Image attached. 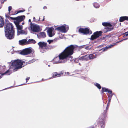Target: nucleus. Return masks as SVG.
Returning a JSON list of instances; mask_svg holds the SVG:
<instances>
[{
    "label": "nucleus",
    "mask_w": 128,
    "mask_h": 128,
    "mask_svg": "<svg viewBox=\"0 0 128 128\" xmlns=\"http://www.w3.org/2000/svg\"><path fill=\"white\" fill-rule=\"evenodd\" d=\"M74 48V46L72 45L67 47L57 57L54 58V63H64L67 61L69 62L72 61V57L71 55L73 53Z\"/></svg>",
    "instance_id": "f257e3e1"
},
{
    "label": "nucleus",
    "mask_w": 128,
    "mask_h": 128,
    "mask_svg": "<svg viewBox=\"0 0 128 128\" xmlns=\"http://www.w3.org/2000/svg\"><path fill=\"white\" fill-rule=\"evenodd\" d=\"M5 35L8 39H13L14 36V31L12 24L9 22L6 23L4 26Z\"/></svg>",
    "instance_id": "f03ea898"
},
{
    "label": "nucleus",
    "mask_w": 128,
    "mask_h": 128,
    "mask_svg": "<svg viewBox=\"0 0 128 128\" xmlns=\"http://www.w3.org/2000/svg\"><path fill=\"white\" fill-rule=\"evenodd\" d=\"M9 14H6V17L9 20L11 19L14 20V22L16 25H16L20 24V22L23 20L25 18L24 16H19L16 18H12L10 17L9 16Z\"/></svg>",
    "instance_id": "7ed1b4c3"
},
{
    "label": "nucleus",
    "mask_w": 128,
    "mask_h": 128,
    "mask_svg": "<svg viewBox=\"0 0 128 128\" xmlns=\"http://www.w3.org/2000/svg\"><path fill=\"white\" fill-rule=\"evenodd\" d=\"M23 61L21 60H14V61L12 62V66L15 68L14 69V71H16L17 70L20 69L22 67Z\"/></svg>",
    "instance_id": "20e7f679"
},
{
    "label": "nucleus",
    "mask_w": 128,
    "mask_h": 128,
    "mask_svg": "<svg viewBox=\"0 0 128 128\" xmlns=\"http://www.w3.org/2000/svg\"><path fill=\"white\" fill-rule=\"evenodd\" d=\"M38 44L39 46L40 51L42 53L45 52L46 50L49 48L46 43L44 42H40L38 43Z\"/></svg>",
    "instance_id": "39448f33"
},
{
    "label": "nucleus",
    "mask_w": 128,
    "mask_h": 128,
    "mask_svg": "<svg viewBox=\"0 0 128 128\" xmlns=\"http://www.w3.org/2000/svg\"><path fill=\"white\" fill-rule=\"evenodd\" d=\"M16 27L17 30V35L18 36L20 34L26 35L27 34V32L26 30V28H27L24 30H22L23 26L22 25H20L19 24L16 25Z\"/></svg>",
    "instance_id": "423d86ee"
},
{
    "label": "nucleus",
    "mask_w": 128,
    "mask_h": 128,
    "mask_svg": "<svg viewBox=\"0 0 128 128\" xmlns=\"http://www.w3.org/2000/svg\"><path fill=\"white\" fill-rule=\"evenodd\" d=\"M68 29V26H66V24H64L61 26H60L56 28V30L58 31H60L62 32L65 33L67 32V30Z\"/></svg>",
    "instance_id": "0eeeda50"
},
{
    "label": "nucleus",
    "mask_w": 128,
    "mask_h": 128,
    "mask_svg": "<svg viewBox=\"0 0 128 128\" xmlns=\"http://www.w3.org/2000/svg\"><path fill=\"white\" fill-rule=\"evenodd\" d=\"M32 48H28L22 50L20 54L22 55H26L32 52Z\"/></svg>",
    "instance_id": "6e6552de"
},
{
    "label": "nucleus",
    "mask_w": 128,
    "mask_h": 128,
    "mask_svg": "<svg viewBox=\"0 0 128 128\" xmlns=\"http://www.w3.org/2000/svg\"><path fill=\"white\" fill-rule=\"evenodd\" d=\"M30 28L33 32H38L40 30V27L39 26L34 24L31 25Z\"/></svg>",
    "instance_id": "1a4fd4ad"
},
{
    "label": "nucleus",
    "mask_w": 128,
    "mask_h": 128,
    "mask_svg": "<svg viewBox=\"0 0 128 128\" xmlns=\"http://www.w3.org/2000/svg\"><path fill=\"white\" fill-rule=\"evenodd\" d=\"M102 32L101 31L96 32L94 33V34L92 35L91 37V40H93L98 37L102 35Z\"/></svg>",
    "instance_id": "9d476101"
},
{
    "label": "nucleus",
    "mask_w": 128,
    "mask_h": 128,
    "mask_svg": "<svg viewBox=\"0 0 128 128\" xmlns=\"http://www.w3.org/2000/svg\"><path fill=\"white\" fill-rule=\"evenodd\" d=\"M78 32L84 34H89V29L87 28H80L78 30Z\"/></svg>",
    "instance_id": "9b49d317"
},
{
    "label": "nucleus",
    "mask_w": 128,
    "mask_h": 128,
    "mask_svg": "<svg viewBox=\"0 0 128 128\" xmlns=\"http://www.w3.org/2000/svg\"><path fill=\"white\" fill-rule=\"evenodd\" d=\"M104 92H108L109 94H110V95L108 96V98L110 97L111 99L112 96V91L111 90H110L107 88L102 87V93H103Z\"/></svg>",
    "instance_id": "f8f14e48"
},
{
    "label": "nucleus",
    "mask_w": 128,
    "mask_h": 128,
    "mask_svg": "<svg viewBox=\"0 0 128 128\" xmlns=\"http://www.w3.org/2000/svg\"><path fill=\"white\" fill-rule=\"evenodd\" d=\"M118 42H117L116 43H114V44L110 45L109 46H107L106 47L100 50V51L102 50V52H104L108 49L114 46L115 45L116 43H118Z\"/></svg>",
    "instance_id": "ddd939ff"
},
{
    "label": "nucleus",
    "mask_w": 128,
    "mask_h": 128,
    "mask_svg": "<svg viewBox=\"0 0 128 128\" xmlns=\"http://www.w3.org/2000/svg\"><path fill=\"white\" fill-rule=\"evenodd\" d=\"M62 74L61 73H58L56 72H54L52 73V77L49 78L47 80H49L52 78H55L56 77H60V74Z\"/></svg>",
    "instance_id": "4468645a"
},
{
    "label": "nucleus",
    "mask_w": 128,
    "mask_h": 128,
    "mask_svg": "<svg viewBox=\"0 0 128 128\" xmlns=\"http://www.w3.org/2000/svg\"><path fill=\"white\" fill-rule=\"evenodd\" d=\"M53 29V28H49L47 31L48 34L50 37H52L53 36L52 31Z\"/></svg>",
    "instance_id": "2eb2a0df"
},
{
    "label": "nucleus",
    "mask_w": 128,
    "mask_h": 128,
    "mask_svg": "<svg viewBox=\"0 0 128 128\" xmlns=\"http://www.w3.org/2000/svg\"><path fill=\"white\" fill-rule=\"evenodd\" d=\"M113 27L112 26H107L105 28L104 30V32H106L109 31H110L113 29Z\"/></svg>",
    "instance_id": "dca6fc26"
},
{
    "label": "nucleus",
    "mask_w": 128,
    "mask_h": 128,
    "mask_svg": "<svg viewBox=\"0 0 128 128\" xmlns=\"http://www.w3.org/2000/svg\"><path fill=\"white\" fill-rule=\"evenodd\" d=\"M80 60H89L88 55H87L81 57L79 58V59Z\"/></svg>",
    "instance_id": "f3484780"
},
{
    "label": "nucleus",
    "mask_w": 128,
    "mask_h": 128,
    "mask_svg": "<svg viewBox=\"0 0 128 128\" xmlns=\"http://www.w3.org/2000/svg\"><path fill=\"white\" fill-rule=\"evenodd\" d=\"M124 20H128V16H121L120 18L119 21L120 22H123Z\"/></svg>",
    "instance_id": "a211bd4d"
},
{
    "label": "nucleus",
    "mask_w": 128,
    "mask_h": 128,
    "mask_svg": "<svg viewBox=\"0 0 128 128\" xmlns=\"http://www.w3.org/2000/svg\"><path fill=\"white\" fill-rule=\"evenodd\" d=\"M27 40L26 39H24L21 40H20L19 41V43L20 44L24 45L26 44Z\"/></svg>",
    "instance_id": "6ab92c4d"
},
{
    "label": "nucleus",
    "mask_w": 128,
    "mask_h": 128,
    "mask_svg": "<svg viewBox=\"0 0 128 128\" xmlns=\"http://www.w3.org/2000/svg\"><path fill=\"white\" fill-rule=\"evenodd\" d=\"M89 60L93 59L96 58V54H90L88 55Z\"/></svg>",
    "instance_id": "aec40b11"
},
{
    "label": "nucleus",
    "mask_w": 128,
    "mask_h": 128,
    "mask_svg": "<svg viewBox=\"0 0 128 128\" xmlns=\"http://www.w3.org/2000/svg\"><path fill=\"white\" fill-rule=\"evenodd\" d=\"M102 25L105 26H111L112 25L110 23L107 22H104L102 23Z\"/></svg>",
    "instance_id": "412c9836"
},
{
    "label": "nucleus",
    "mask_w": 128,
    "mask_h": 128,
    "mask_svg": "<svg viewBox=\"0 0 128 128\" xmlns=\"http://www.w3.org/2000/svg\"><path fill=\"white\" fill-rule=\"evenodd\" d=\"M4 25V22L3 19L0 16V28L2 27Z\"/></svg>",
    "instance_id": "4be33fe9"
},
{
    "label": "nucleus",
    "mask_w": 128,
    "mask_h": 128,
    "mask_svg": "<svg viewBox=\"0 0 128 128\" xmlns=\"http://www.w3.org/2000/svg\"><path fill=\"white\" fill-rule=\"evenodd\" d=\"M39 36L40 38H44L46 36V35L44 32H40L39 33Z\"/></svg>",
    "instance_id": "5701e85b"
},
{
    "label": "nucleus",
    "mask_w": 128,
    "mask_h": 128,
    "mask_svg": "<svg viewBox=\"0 0 128 128\" xmlns=\"http://www.w3.org/2000/svg\"><path fill=\"white\" fill-rule=\"evenodd\" d=\"M101 119H102V120H103L102 121H101L100 122L102 126V128H104L105 126V122L104 121V118H101Z\"/></svg>",
    "instance_id": "b1692460"
},
{
    "label": "nucleus",
    "mask_w": 128,
    "mask_h": 128,
    "mask_svg": "<svg viewBox=\"0 0 128 128\" xmlns=\"http://www.w3.org/2000/svg\"><path fill=\"white\" fill-rule=\"evenodd\" d=\"M27 42L28 43H33V44H35L36 43V42L35 40L32 39H31L28 40Z\"/></svg>",
    "instance_id": "393cba45"
},
{
    "label": "nucleus",
    "mask_w": 128,
    "mask_h": 128,
    "mask_svg": "<svg viewBox=\"0 0 128 128\" xmlns=\"http://www.w3.org/2000/svg\"><path fill=\"white\" fill-rule=\"evenodd\" d=\"M93 4L94 6L96 8H97L99 7L100 5L99 4L96 2L94 3Z\"/></svg>",
    "instance_id": "a878e982"
},
{
    "label": "nucleus",
    "mask_w": 128,
    "mask_h": 128,
    "mask_svg": "<svg viewBox=\"0 0 128 128\" xmlns=\"http://www.w3.org/2000/svg\"><path fill=\"white\" fill-rule=\"evenodd\" d=\"M111 99L110 97V98H108V104H107V106L106 108V110H108L109 107V106L110 104V100H111Z\"/></svg>",
    "instance_id": "bb28decb"
},
{
    "label": "nucleus",
    "mask_w": 128,
    "mask_h": 128,
    "mask_svg": "<svg viewBox=\"0 0 128 128\" xmlns=\"http://www.w3.org/2000/svg\"><path fill=\"white\" fill-rule=\"evenodd\" d=\"M94 85L99 89H101V87L100 85L98 83H96L95 84H94Z\"/></svg>",
    "instance_id": "cd10ccee"
},
{
    "label": "nucleus",
    "mask_w": 128,
    "mask_h": 128,
    "mask_svg": "<svg viewBox=\"0 0 128 128\" xmlns=\"http://www.w3.org/2000/svg\"><path fill=\"white\" fill-rule=\"evenodd\" d=\"M9 71V70H8L6 72H5L4 73L2 74V76L4 75L5 74H6V75H8L10 74H8Z\"/></svg>",
    "instance_id": "c85d7f7f"
},
{
    "label": "nucleus",
    "mask_w": 128,
    "mask_h": 128,
    "mask_svg": "<svg viewBox=\"0 0 128 128\" xmlns=\"http://www.w3.org/2000/svg\"><path fill=\"white\" fill-rule=\"evenodd\" d=\"M12 8L11 6H10L8 7V11L9 12L8 14H10V11L12 9Z\"/></svg>",
    "instance_id": "c756f323"
},
{
    "label": "nucleus",
    "mask_w": 128,
    "mask_h": 128,
    "mask_svg": "<svg viewBox=\"0 0 128 128\" xmlns=\"http://www.w3.org/2000/svg\"><path fill=\"white\" fill-rule=\"evenodd\" d=\"M48 42L49 44H50L51 42H53V40H48Z\"/></svg>",
    "instance_id": "7c9ffc66"
},
{
    "label": "nucleus",
    "mask_w": 128,
    "mask_h": 128,
    "mask_svg": "<svg viewBox=\"0 0 128 128\" xmlns=\"http://www.w3.org/2000/svg\"><path fill=\"white\" fill-rule=\"evenodd\" d=\"M124 35H125L126 36H128V31L125 32L124 34Z\"/></svg>",
    "instance_id": "2f4dec72"
},
{
    "label": "nucleus",
    "mask_w": 128,
    "mask_h": 128,
    "mask_svg": "<svg viewBox=\"0 0 128 128\" xmlns=\"http://www.w3.org/2000/svg\"><path fill=\"white\" fill-rule=\"evenodd\" d=\"M79 59H79H76L74 60V61L76 62H78L79 61H78V60H80Z\"/></svg>",
    "instance_id": "473e14b6"
},
{
    "label": "nucleus",
    "mask_w": 128,
    "mask_h": 128,
    "mask_svg": "<svg viewBox=\"0 0 128 128\" xmlns=\"http://www.w3.org/2000/svg\"><path fill=\"white\" fill-rule=\"evenodd\" d=\"M88 47H89V46H86V47L85 49H87V50H88V49L90 50V49H91V47H90V48H88Z\"/></svg>",
    "instance_id": "72a5a7b5"
},
{
    "label": "nucleus",
    "mask_w": 128,
    "mask_h": 128,
    "mask_svg": "<svg viewBox=\"0 0 128 128\" xmlns=\"http://www.w3.org/2000/svg\"><path fill=\"white\" fill-rule=\"evenodd\" d=\"M28 21L29 22H30V26H31V25H32L33 24H32L31 21V20L30 19H29V20Z\"/></svg>",
    "instance_id": "f704fd0d"
},
{
    "label": "nucleus",
    "mask_w": 128,
    "mask_h": 128,
    "mask_svg": "<svg viewBox=\"0 0 128 128\" xmlns=\"http://www.w3.org/2000/svg\"><path fill=\"white\" fill-rule=\"evenodd\" d=\"M35 61L34 60H31L29 62V63H32L33 62H34Z\"/></svg>",
    "instance_id": "c9c22d12"
},
{
    "label": "nucleus",
    "mask_w": 128,
    "mask_h": 128,
    "mask_svg": "<svg viewBox=\"0 0 128 128\" xmlns=\"http://www.w3.org/2000/svg\"><path fill=\"white\" fill-rule=\"evenodd\" d=\"M25 10H20L19 11H18V12L17 13V14L18 13H20V12H24V11Z\"/></svg>",
    "instance_id": "e433bc0d"
},
{
    "label": "nucleus",
    "mask_w": 128,
    "mask_h": 128,
    "mask_svg": "<svg viewBox=\"0 0 128 128\" xmlns=\"http://www.w3.org/2000/svg\"><path fill=\"white\" fill-rule=\"evenodd\" d=\"M30 78L29 77H27L26 78V82H27V81Z\"/></svg>",
    "instance_id": "4c0bfd02"
},
{
    "label": "nucleus",
    "mask_w": 128,
    "mask_h": 128,
    "mask_svg": "<svg viewBox=\"0 0 128 128\" xmlns=\"http://www.w3.org/2000/svg\"><path fill=\"white\" fill-rule=\"evenodd\" d=\"M43 9L44 10L45 9H47V7L46 6H44V8H43Z\"/></svg>",
    "instance_id": "58836bf2"
},
{
    "label": "nucleus",
    "mask_w": 128,
    "mask_h": 128,
    "mask_svg": "<svg viewBox=\"0 0 128 128\" xmlns=\"http://www.w3.org/2000/svg\"><path fill=\"white\" fill-rule=\"evenodd\" d=\"M33 18L34 20V21H35L36 18L35 17H33Z\"/></svg>",
    "instance_id": "ea45409f"
},
{
    "label": "nucleus",
    "mask_w": 128,
    "mask_h": 128,
    "mask_svg": "<svg viewBox=\"0 0 128 128\" xmlns=\"http://www.w3.org/2000/svg\"><path fill=\"white\" fill-rule=\"evenodd\" d=\"M127 39H128V38H126L124 39L123 40H122L121 41H122V40H127Z\"/></svg>",
    "instance_id": "a19ab883"
},
{
    "label": "nucleus",
    "mask_w": 128,
    "mask_h": 128,
    "mask_svg": "<svg viewBox=\"0 0 128 128\" xmlns=\"http://www.w3.org/2000/svg\"><path fill=\"white\" fill-rule=\"evenodd\" d=\"M67 74H68V75H69L70 74V73L68 72H67Z\"/></svg>",
    "instance_id": "79ce46f5"
},
{
    "label": "nucleus",
    "mask_w": 128,
    "mask_h": 128,
    "mask_svg": "<svg viewBox=\"0 0 128 128\" xmlns=\"http://www.w3.org/2000/svg\"><path fill=\"white\" fill-rule=\"evenodd\" d=\"M24 24V22H23L22 23V24Z\"/></svg>",
    "instance_id": "37998d69"
},
{
    "label": "nucleus",
    "mask_w": 128,
    "mask_h": 128,
    "mask_svg": "<svg viewBox=\"0 0 128 128\" xmlns=\"http://www.w3.org/2000/svg\"><path fill=\"white\" fill-rule=\"evenodd\" d=\"M40 20V18H39V19L38 20V21H39Z\"/></svg>",
    "instance_id": "c03bdc74"
},
{
    "label": "nucleus",
    "mask_w": 128,
    "mask_h": 128,
    "mask_svg": "<svg viewBox=\"0 0 128 128\" xmlns=\"http://www.w3.org/2000/svg\"><path fill=\"white\" fill-rule=\"evenodd\" d=\"M44 18L42 20V21H44Z\"/></svg>",
    "instance_id": "a18cd8bd"
},
{
    "label": "nucleus",
    "mask_w": 128,
    "mask_h": 128,
    "mask_svg": "<svg viewBox=\"0 0 128 128\" xmlns=\"http://www.w3.org/2000/svg\"><path fill=\"white\" fill-rule=\"evenodd\" d=\"M4 0V2L6 1V0Z\"/></svg>",
    "instance_id": "49530a36"
},
{
    "label": "nucleus",
    "mask_w": 128,
    "mask_h": 128,
    "mask_svg": "<svg viewBox=\"0 0 128 128\" xmlns=\"http://www.w3.org/2000/svg\"><path fill=\"white\" fill-rule=\"evenodd\" d=\"M2 77L1 76H0V78Z\"/></svg>",
    "instance_id": "de8ad7c7"
},
{
    "label": "nucleus",
    "mask_w": 128,
    "mask_h": 128,
    "mask_svg": "<svg viewBox=\"0 0 128 128\" xmlns=\"http://www.w3.org/2000/svg\"><path fill=\"white\" fill-rule=\"evenodd\" d=\"M42 80H44L43 79H42Z\"/></svg>",
    "instance_id": "09e8293b"
},
{
    "label": "nucleus",
    "mask_w": 128,
    "mask_h": 128,
    "mask_svg": "<svg viewBox=\"0 0 128 128\" xmlns=\"http://www.w3.org/2000/svg\"><path fill=\"white\" fill-rule=\"evenodd\" d=\"M104 116H105V115H104Z\"/></svg>",
    "instance_id": "8fccbe9b"
},
{
    "label": "nucleus",
    "mask_w": 128,
    "mask_h": 128,
    "mask_svg": "<svg viewBox=\"0 0 128 128\" xmlns=\"http://www.w3.org/2000/svg\"><path fill=\"white\" fill-rule=\"evenodd\" d=\"M106 112H104V113H105Z\"/></svg>",
    "instance_id": "3c124183"
},
{
    "label": "nucleus",
    "mask_w": 128,
    "mask_h": 128,
    "mask_svg": "<svg viewBox=\"0 0 128 128\" xmlns=\"http://www.w3.org/2000/svg\"><path fill=\"white\" fill-rule=\"evenodd\" d=\"M79 64L80 65V63H79Z\"/></svg>",
    "instance_id": "603ef678"
}]
</instances>
